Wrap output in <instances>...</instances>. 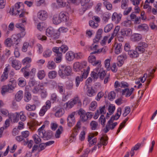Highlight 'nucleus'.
Masks as SVG:
<instances>
[{
  "label": "nucleus",
  "mask_w": 157,
  "mask_h": 157,
  "mask_svg": "<svg viewBox=\"0 0 157 157\" xmlns=\"http://www.w3.org/2000/svg\"><path fill=\"white\" fill-rule=\"evenodd\" d=\"M68 48L66 45H63L60 47H55L53 48L52 50L56 53V57L54 59L56 63H59L61 61L62 53H64L68 50Z\"/></svg>",
  "instance_id": "nucleus-1"
},
{
  "label": "nucleus",
  "mask_w": 157,
  "mask_h": 157,
  "mask_svg": "<svg viewBox=\"0 0 157 157\" xmlns=\"http://www.w3.org/2000/svg\"><path fill=\"white\" fill-rule=\"evenodd\" d=\"M16 86V81L13 78L10 79L7 85H5L2 87L1 88L2 94L3 95H4L7 92L10 93L13 92Z\"/></svg>",
  "instance_id": "nucleus-2"
},
{
  "label": "nucleus",
  "mask_w": 157,
  "mask_h": 157,
  "mask_svg": "<svg viewBox=\"0 0 157 157\" xmlns=\"http://www.w3.org/2000/svg\"><path fill=\"white\" fill-rule=\"evenodd\" d=\"M59 75L63 78L66 76H70L72 75L71 68L69 66H62L58 71Z\"/></svg>",
  "instance_id": "nucleus-3"
},
{
  "label": "nucleus",
  "mask_w": 157,
  "mask_h": 157,
  "mask_svg": "<svg viewBox=\"0 0 157 157\" xmlns=\"http://www.w3.org/2000/svg\"><path fill=\"white\" fill-rule=\"evenodd\" d=\"M46 35L53 39H57L58 37L59 34L57 30L55 29L52 27L47 28L46 31Z\"/></svg>",
  "instance_id": "nucleus-4"
},
{
  "label": "nucleus",
  "mask_w": 157,
  "mask_h": 157,
  "mask_svg": "<svg viewBox=\"0 0 157 157\" xmlns=\"http://www.w3.org/2000/svg\"><path fill=\"white\" fill-rule=\"evenodd\" d=\"M128 0H122L121 2V7L122 9L124 10L123 13L124 16L128 14L132 10L131 7L128 8Z\"/></svg>",
  "instance_id": "nucleus-5"
},
{
  "label": "nucleus",
  "mask_w": 157,
  "mask_h": 157,
  "mask_svg": "<svg viewBox=\"0 0 157 157\" xmlns=\"http://www.w3.org/2000/svg\"><path fill=\"white\" fill-rule=\"evenodd\" d=\"M10 62L12 66L16 70H19L21 67L19 62L14 59L13 57H10L9 59Z\"/></svg>",
  "instance_id": "nucleus-6"
},
{
  "label": "nucleus",
  "mask_w": 157,
  "mask_h": 157,
  "mask_svg": "<svg viewBox=\"0 0 157 157\" xmlns=\"http://www.w3.org/2000/svg\"><path fill=\"white\" fill-rule=\"evenodd\" d=\"M75 113H73L69 115L67 119V125L69 127L73 126L75 124V120L74 117Z\"/></svg>",
  "instance_id": "nucleus-7"
},
{
  "label": "nucleus",
  "mask_w": 157,
  "mask_h": 157,
  "mask_svg": "<svg viewBox=\"0 0 157 157\" xmlns=\"http://www.w3.org/2000/svg\"><path fill=\"white\" fill-rule=\"evenodd\" d=\"M127 58V56L124 53H123L118 56L117 58L118 61L117 65L119 67H121L124 63V61Z\"/></svg>",
  "instance_id": "nucleus-8"
},
{
  "label": "nucleus",
  "mask_w": 157,
  "mask_h": 157,
  "mask_svg": "<svg viewBox=\"0 0 157 157\" xmlns=\"http://www.w3.org/2000/svg\"><path fill=\"white\" fill-rule=\"evenodd\" d=\"M96 57L94 56H90L88 57L89 62L91 63L93 66H99L101 64V61L100 60H96Z\"/></svg>",
  "instance_id": "nucleus-9"
},
{
  "label": "nucleus",
  "mask_w": 157,
  "mask_h": 157,
  "mask_svg": "<svg viewBox=\"0 0 157 157\" xmlns=\"http://www.w3.org/2000/svg\"><path fill=\"white\" fill-rule=\"evenodd\" d=\"M59 16L61 22H66L69 19V15L67 12H61L59 13Z\"/></svg>",
  "instance_id": "nucleus-10"
},
{
  "label": "nucleus",
  "mask_w": 157,
  "mask_h": 157,
  "mask_svg": "<svg viewBox=\"0 0 157 157\" xmlns=\"http://www.w3.org/2000/svg\"><path fill=\"white\" fill-rule=\"evenodd\" d=\"M108 138L107 136L101 137L97 145L98 148H99L101 147L102 144L104 146H106L108 143Z\"/></svg>",
  "instance_id": "nucleus-11"
},
{
  "label": "nucleus",
  "mask_w": 157,
  "mask_h": 157,
  "mask_svg": "<svg viewBox=\"0 0 157 157\" xmlns=\"http://www.w3.org/2000/svg\"><path fill=\"white\" fill-rule=\"evenodd\" d=\"M37 17L40 20H44L48 17V13L46 11L42 10L38 12Z\"/></svg>",
  "instance_id": "nucleus-12"
},
{
  "label": "nucleus",
  "mask_w": 157,
  "mask_h": 157,
  "mask_svg": "<svg viewBox=\"0 0 157 157\" xmlns=\"http://www.w3.org/2000/svg\"><path fill=\"white\" fill-rule=\"evenodd\" d=\"M9 118L12 122L13 123L17 122L19 120V113H10L9 115Z\"/></svg>",
  "instance_id": "nucleus-13"
},
{
  "label": "nucleus",
  "mask_w": 157,
  "mask_h": 157,
  "mask_svg": "<svg viewBox=\"0 0 157 157\" xmlns=\"http://www.w3.org/2000/svg\"><path fill=\"white\" fill-rule=\"evenodd\" d=\"M121 34L124 36H129L132 34V30L130 29H123L121 30Z\"/></svg>",
  "instance_id": "nucleus-14"
},
{
  "label": "nucleus",
  "mask_w": 157,
  "mask_h": 157,
  "mask_svg": "<svg viewBox=\"0 0 157 157\" xmlns=\"http://www.w3.org/2000/svg\"><path fill=\"white\" fill-rule=\"evenodd\" d=\"M103 33V30L101 29H99L97 32L96 36L93 40L94 43H96L99 42L101 37V34Z\"/></svg>",
  "instance_id": "nucleus-15"
},
{
  "label": "nucleus",
  "mask_w": 157,
  "mask_h": 157,
  "mask_svg": "<svg viewBox=\"0 0 157 157\" xmlns=\"http://www.w3.org/2000/svg\"><path fill=\"white\" fill-rule=\"evenodd\" d=\"M134 90V88H131L130 90L128 88L125 89L121 91L122 94L123 95L125 94V97H127L130 96Z\"/></svg>",
  "instance_id": "nucleus-16"
},
{
  "label": "nucleus",
  "mask_w": 157,
  "mask_h": 157,
  "mask_svg": "<svg viewBox=\"0 0 157 157\" xmlns=\"http://www.w3.org/2000/svg\"><path fill=\"white\" fill-rule=\"evenodd\" d=\"M19 35L14 34L11 37V39L12 40L13 44L17 45L21 40V39L19 37Z\"/></svg>",
  "instance_id": "nucleus-17"
},
{
  "label": "nucleus",
  "mask_w": 157,
  "mask_h": 157,
  "mask_svg": "<svg viewBox=\"0 0 157 157\" xmlns=\"http://www.w3.org/2000/svg\"><path fill=\"white\" fill-rule=\"evenodd\" d=\"M114 120H116V119L113 117V115L108 121L105 128L103 129V131L105 133H107L109 131V128L111 125V123H113Z\"/></svg>",
  "instance_id": "nucleus-18"
},
{
  "label": "nucleus",
  "mask_w": 157,
  "mask_h": 157,
  "mask_svg": "<svg viewBox=\"0 0 157 157\" xmlns=\"http://www.w3.org/2000/svg\"><path fill=\"white\" fill-rule=\"evenodd\" d=\"M66 58L69 61L72 60L75 58L74 53L71 51L68 52L66 54Z\"/></svg>",
  "instance_id": "nucleus-19"
},
{
  "label": "nucleus",
  "mask_w": 157,
  "mask_h": 157,
  "mask_svg": "<svg viewBox=\"0 0 157 157\" xmlns=\"http://www.w3.org/2000/svg\"><path fill=\"white\" fill-rule=\"evenodd\" d=\"M52 21L53 23L55 24H58L60 23L61 21L59 17V14L54 15L53 17Z\"/></svg>",
  "instance_id": "nucleus-20"
},
{
  "label": "nucleus",
  "mask_w": 157,
  "mask_h": 157,
  "mask_svg": "<svg viewBox=\"0 0 157 157\" xmlns=\"http://www.w3.org/2000/svg\"><path fill=\"white\" fill-rule=\"evenodd\" d=\"M131 39L133 41H138L142 39V35L139 34L134 33L131 36Z\"/></svg>",
  "instance_id": "nucleus-21"
},
{
  "label": "nucleus",
  "mask_w": 157,
  "mask_h": 157,
  "mask_svg": "<svg viewBox=\"0 0 157 157\" xmlns=\"http://www.w3.org/2000/svg\"><path fill=\"white\" fill-rule=\"evenodd\" d=\"M23 97V92L21 90L19 91L15 96V99L17 101H20Z\"/></svg>",
  "instance_id": "nucleus-22"
},
{
  "label": "nucleus",
  "mask_w": 157,
  "mask_h": 157,
  "mask_svg": "<svg viewBox=\"0 0 157 157\" xmlns=\"http://www.w3.org/2000/svg\"><path fill=\"white\" fill-rule=\"evenodd\" d=\"M122 50V45L121 43L117 44L115 48V53L117 54L120 53Z\"/></svg>",
  "instance_id": "nucleus-23"
},
{
  "label": "nucleus",
  "mask_w": 157,
  "mask_h": 157,
  "mask_svg": "<svg viewBox=\"0 0 157 157\" xmlns=\"http://www.w3.org/2000/svg\"><path fill=\"white\" fill-rule=\"evenodd\" d=\"M27 14V13L25 12V11H22L21 13L19 15V17L20 18L22 17V18L20 19V21L22 23H26L27 19L25 17V15L26 14Z\"/></svg>",
  "instance_id": "nucleus-24"
},
{
  "label": "nucleus",
  "mask_w": 157,
  "mask_h": 157,
  "mask_svg": "<svg viewBox=\"0 0 157 157\" xmlns=\"http://www.w3.org/2000/svg\"><path fill=\"white\" fill-rule=\"evenodd\" d=\"M84 77V75H82L80 76H77L75 79V82L76 87H78L79 86L80 82H82L83 80Z\"/></svg>",
  "instance_id": "nucleus-25"
},
{
  "label": "nucleus",
  "mask_w": 157,
  "mask_h": 157,
  "mask_svg": "<svg viewBox=\"0 0 157 157\" xmlns=\"http://www.w3.org/2000/svg\"><path fill=\"white\" fill-rule=\"evenodd\" d=\"M83 67L82 64L79 62L75 63L73 65V68L76 71L81 69Z\"/></svg>",
  "instance_id": "nucleus-26"
},
{
  "label": "nucleus",
  "mask_w": 157,
  "mask_h": 157,
  "mask_svg": "<svg viewBox=\"0 0 157 157\" xmlns=\"http://www.w3.org/2000/svg\"><path fill=\"white\" fill-rule=\"evenodd\" d=\"M24 101L26 102H28L31 99V95L29 92L27 91L25 93L24 98Z\"/></svg>",
  "instance_id": "nucleus-27"
},
{
  "label": "nucleus",
  "mask_w": 157,
  "mask_h": 157,
  "mask_svg": "<svg viewBox=\"0 0 157 157\" xmlns=\"http://www.w3.org/2000/svg\"><path fill=\"white\" fill-rule=\"evenodd\" d=\"M4 44L6 46L9 47H11L14 44L11 38H7L5 40Z\"/></svg>",
  "instance_id": "nucleus-28"
},
{
  "label": "nucleus",
  "mask_w": 157,
  "mask_h": 157,
  "mask_svg": "<svg viewBox=\"0 0 157 157\" xmlns=\"http://www.w3.org/2000/svg\"><path fill=\"white\" fill-rule=\"evenodd\" d=\"M128 53L131 57L136 58L139 56L138 53L136 51L131 50L128 52Z\"/></svg>",
  "instance_id": "nucleus-29"
},
{
  "label": "nucleus",
  "mask_w": 157,
  "mask_h": 157,
  "mask_svg": "<svg viewBox=\"0 0 157 157\" xmlns=\"http://www.w3.org/2000/svg\"><path fill=\"white\" fill-rule=\"evenodd\" d=\"M26 141H24L23 142V144L25 145L28 144V146L29 148H31L34 142L33 140H30L29 141H28V140L27 139H26Z\"/></svg>",
  "instance_id": "nucleus-30"
},
{
  "label": "nucleus",
  "mask_w": 157,
  "mask_h": 157,
  "mask_svg": "<svg viewBox=\"0 0 157 157\" xmlns=\"http://www.w3.org/2000/svg\"><path fill=\"white\" fill-rule=\"evenodd\" d=\"M95 94L96 92L92 87L89 89L87 90V94L89 97H92Z\"/></svg>",
  "instance_id": "nucleus-31"
},
{
  "label": "nucleus",
  "mask_w": 157,
  "mask_h": 157,
  "mask_svg": "<svg viewBox=\"0 0 157 157\" xmlns=\"http://www.w3.org/2000/svg\"><path fill=\"white\" fill-rule=\"evenodd\" d=\"M138 28L144 31L147 32L149 29L147 25L146 24H143L138 26Z\"/></svg>",
  "instance_id": "nucleus-32"
},
{
  "label": "nucleus",
  "mask_w": 157,
  "mask_h": 157,
  "mask_svg": "<svg viewBox=\"0 0 157 157\" xmlns=\"http://www.w3.org/2000/svg\"><path fill=\"white\" fill-rule=\"evenodd\" d=\"M57 73L54 71H50L48 73V76L50 78L53 79L57 76Z\"/></svg>",
  "instance_id": "nucleus-33"
},
{
  "label": "nucleus",
  "mask_w": 157,
  "mask_h": 157,
  "mask_svg": "<svg viewBox=\"0 0 157 157\" xmlns=\"http://www.w3.org/2000/svg\"><path fill=\"white\" fill-rule=\"evenodd\" d=\"M45 125H43L40 127L38 130V131L39 133V136L40 137H44V132H43V130L44 128Z\"/></svg>",
  "instance_id": "nucleus-34"
},
{
  "label": "nucleus",
  "mask_w": 157,
  "mask_h": 157,
  "mask_svg": "<svg viewBox=\"0 0 157 157\" xmlns=\"http://www.w3.org/2000/svg\"><path fill=\"white\" fill-rule=\"evenodd\" d=\"M64 113V112L63 109L60 108L55 113V116L56 117H60L63 115Z\"/></svg>",
  "instance_id": "nucleus-35"
},
{
  "label": "nucleus",
  "mask_w": 157,
  "mask_h": 157,
  "mask_svg": "<svg viewBox=\"0 0 157 157\" xmlns=\"http://www.w3.org/2000/svg\"><path fill=\"white\" fill-rule=\"evenodd\" d=\"M113 27V25L112 24H109L107 25L104 28V31L105 33L109 32Z\"/></svg>",
  "instance_id": "nucleus-36"
},
{
  "label": "nucleus",
  "mask_w": 157,
  "mask_h": 157,
  "mask_svg": "<svg viewBox=\"0 0 157 157\" xmlns=\"http://www.w3.org/2000/svg\"><path fill=\"white\" fill-rule=\"evenodd\" d=\"M45 76V73L44 70H40L37 73V76L40 79H42Z\"/></svg>",
  "instance_id": "nucleus-37"
},
{
  "label": "nucleus",
  "mask_w": 157,
  "mask_h": 157,
  "mask_svg": "<svg viewBox=\"0 0 157 157\" xmlns=\"http://www.w3.org/2000/svg\"><path fill=\"white\" fill-rule=\"evenodd\" d=\"M98 125V123L94 121H92L90 124V128L92 130H96Z\"/></svg>",
  "instance_id": "nucleus-38"
},
{
  "label": "nucleus",
  "mask_w": 157,
  "mask_h": 157,
  "mask_svg": "<svg viewBox=\"0 0 157 157\" xmlns=\"http://www.w3.org/2000/svg\"><path fill=\"white\" fill-rule=\"evenodd\" d=\"M18 81V85L21 87H24L26 84V81L24 79L19 78Z\"/></svg>",
  "instance_id": "nucleus-39"
},
{
  "label": "nucleus",
  "mask_w": 157,
  "mask_h": 157,
  "mask_svg": "<svg viewBox=\"0 0 157 157\" xmlns=\"http://www.w3.org/2000/svg\"><path fill=\"white\" fill-rule=\"evenodd\" d=\"M40 137L39 136L37 135L33 136V138L35 143L36 144H38L41 142V139Z\"/></svg>",
  "instance_id": "nucleus-40"
},
{
  "label": "nucleus",
  "mask_w": 157,
  "mask_h": 157,
  "mask_svg": "<svg viewBox=\"0 0 157 157\" xmlns=\"http://www.w3.org/2000/svg\"><path fill=\"white\" fill-rule=\"evenodd\" d=\"M115 109V107L114 105H113L112 104H110L108 108V111L110 115L113 114Z\"/></svg>",
  "instance_id": "nucleus-41"
},
{
  "label": "nucleus",
  "mask_w": 157,
  "mask_h": 157,
  "mask_svg": "<svg viewBox=\"0 0 157 157\" xmlns=\"http://www.w3.org/2000/svg\"><path fill=\"white\" fill-rule=\"evenodd\" d=\"M56 65L55 62L53 61H49L48 63V67L50 69H52L55 68Z\"/></svg>",
  "instance_id": "nucleus-42"
},
{
  "label": "nucleus",
  "mask_w": 157,
  "mask_h": 157,
  "mask_svg": "<svg viewBox=\"0 0 157 157\" xmlns=\"http://www.w3.org/2000/svg\"><path fill=\"white\" fill-rule=\"evenodd\" d=\"M97 106V102L96 101H92L90 104V106L89 109L91 110L94 111L96 109Z\"/></svg>",
  "instance_id": "nucleus-43"
},
{
  "label": "nucleus",
  "mask_w": 157,
  "mask_h": 157,
  "mask_svg": "<svg viewBox=\"0 0 157 157\" xmlns=\"http://www.w3.org/2000/svg\"><path fill=\"white\" fill-rule=\"evenodd\" d=\"M52 51L51 50L48 49L44 51L43 54V56L44 57L47 58L50 57L51 55Z\"/></svg>",
  "instance_id": "nucleus-44"
},
{
  "label": "nucleus",
  "mask_w": 157,
  "mask_h": 157,
  "mask_svg": "<svg viewBox=\"0 0 157 157\" xmlns=\"http://www.w3.org/2000/svg\"><path fill=\"white\" fill-rule=\"evenodd\" d=\"M57 2L59 7H63L66 6V2L63 0H57Z\"/></svg>",
  "instance_id": "nucleus-45"
},
{
  "label": "nucleus",
  "mask_w": 157,
  "mask_h": 157,
  "mask_svg": "<svg viewBox=\"0 0 157 157\" xmlns=\"http://www.w3.org/2000/svg\"><path fill=\"white\" fill-rule=\"evenodd\" d=\"M99 121L103 126H104L105 124L106 120L104 116L103 115H101L99 118Z\"/></svg>",
  "instance_id": "nucleus-46"
},
{
  "label": "nucleus",
  "mask_w": 157,
  "mask_h": 157,
  "mask_svg": "<svg viewBox=\"0 0 157 157\" xmlns=\"http://www.w3.org/2000/svg\"><path fill=\"white\" fill-rule=\"evenodd\" d=\"M115 96L116 94L115 92L113 91H111L109 94L108 98L109 100L112 101L115 98Z\"/></svg>",
  "instance_id": "nucleus-47"
},
{
  "label": "nucleus",
  "mask_w": 157,
  "mask_h": 157,
  "mask_svg": "<svg viewBox=\"0 0 157 157\" xmlns=\"http://www.w3.org/2000/svg\"><path fill=\"white\" fill-rule=\"evenodd\" d=\"M110 17L109 14L107 13H105L103 15V20L105 22L108 21Z\"/></svg>",
  "instance_id": "nucleus-48"
},
{
  "label": "nucleus",
  "mask_w": 157,
  "mask_h": 157,
  "mask_svg": "<svg viewBox=\"0 0 157 157\" xmlns=\"http://www.w3.org/2000/svg\"><path fill=\"white\" fill-rule=\"evenodd\" d=\"M105 67L106 68L107 70L109 71L110 69V60L109 59H106L105 62Z\"/></svg>",
  "instance_id": "nucleus-49"
},
{
  "label": "nucleus",
  "mask_w": 157,
  "mask_h": 157,
  "mask_svg": "<svg viewBox=\"0 0 157 157\" xmlns=\"http://www.w3.org/2000/svg\"><path fill=\"white\" fill-rule=\"evenodd\" d=\"M26 109L29 111H31L34 110L35 109L36 107L35 105H31L28 104L26 106Z\"/></svg>",
  "instance_id": "nucleus-50"
},
{
  "label": "nucleus",
  "mask_w": 157,
  "mask_h": 157,
  "mask_svg": "<svg viewBox=\"0 0 157 157\" xmlns=\"http://www.w3.org/2000/svg\"><path fill=\"white\" fill-rule=\"evenodd\" d=\"M20 3H17L16 4H15V8H13L12 10V14L13 15L14 14H14V12L15 10L17 11L18 13H19V11L18 10L20 7Z\"/></svg>",
  "instance_id": "nucleus-51"
},
{
  "label": "nucleus",
  "mask_w": 157,
  "mask_h": 157,
  "mask_svg": "<svg viewBox=\"0 0 157 157\" xmlns=\"http://www.w3.org/2000/svg\"><path fill=\"white\" fill-rule=\"evenodd\" d=\"M29 44L27 42H25L24 43L22 48V51L23 52H25L27 51V48H28Z\"/></svg>",
  "instance_id": "nucleus-52"
},
{
  "label": "nucleus",
  "mask_w": 157,
  "mask_h": 157,
  "mask_svg": "<svg viewBox=\"0 0 157 157\" xmlns=\"http://www.w3.org/2000/svg\"><path fill=\"white\" fill-rule=\"evenodd\" d=\"M106 75L105 71H103L101 72L100 71L98 73V77L101 80H103Z\"/></svg>",
  "instance_id": "nucleus-53"
},
{
  "label": "nucleus",
  "mask_w": 157,
  "mask_h": 157,
  "mask_svg": "<svg viewBox=\"0 0 157 157\" xmlns=\"http://www.w3.org/2000/svg\"><path fill=\"white\" fill-rule=\"evenodd\" d=\"M72 101L73 103H74V104L75 105L77 103L81 104V101L79 99V98L78 96H76L74 98L72 99Z\"/></svg>",
  "instance_id": "nucleus-54"
},
{
  "label": "nucleus",
  "mask_w": 157,
  "mask_h": 157,
  "mask_svg": "<svg viewBox=\"0 0 157 157\" xmlns=\"http://www.w3.org/2000/svg\"><path fill=\"white\" fill-rule=\"evenodd\" d=\"M19 116H20V119L21 121H25L26 119V117L24 114V112L22 111L19 113Z\"/></svg>",
  "instance_id": "nucleus-55"
},
{
  "label": "nucleus",
  "mask_w": 157,
  "mask_h": 157,
  "mask_svg": "<svg viewBox=\"0 0 157 157\" xmlns=\"http://www.w3.org/2000/svg\"><path fill=\"white\" fill-rule=\"evenodd\" d=\"M0 112L2 114L5 116H7L10 115V113H9L8 111L6 109H0Z\"/></svg>",
  "instance_id": "nucleus-56"
},
{
  "label": "nucleus",
  "mask_w": 157,
  "mask_h": 157,
  "mask_svg": "<svg viewBox=\"0 0 157 157\" xmlns=\"http://www.w3.org/2000/svg\"><path fill=\"white\" fill-rule=\"evenodd\" d=\"M44 134H45L44 135V137H43L44 140H48L50 139L52 136V133L50 132L47 133L45 134V132Z\"/></svg>",
  "instance_id": "nucleus-57"
},
{
  "label": "nucleus",
  "mask_w": 157,
  "mask_h": 157,
  "mask_svg": "<svg viewBox=\"0 0 157 157\" xmlns=\"http://www.w3.org/2000/svg\"><path fill=\"white\" fill-rule=\"evenodd\" d=\"M130 111V109L129 106H127L125 107L124 113H123V115L124 117H126Z\"/></svg>",
  "instance_id": "nucleus-58"
},
{
  "label": "nucleus",
  "mask_w": 157,
  "mask_h": 157,
  "mask_svg": "<svg viewBox=\"0 0 157 157\" xmlns=\"http://www.w3.org/2000/svg\"><path fill=\"white\" fill-rule=\"evenodd\" d=\"M89 24L90 26L94 28H96L98 25V23H95L92 20L89 21Z\"/></svg>",
  "instance_id": "nucleus-59"
},
{
  "label": "nucleus",
  "mask_w": 157,
  "mask_h": 157,
  "mask_svg": "<svg viewBox=\"0 0 157 157\" xmlns=\"http://www.w3.org/2000/svg\"><path fill=\"white\" fill-rule=\"evenodd\" d=\"M80 121H78L76 126L73 129V132H75L76 135L77 134V128H80Z\"/></svg>",
  "instance_id": "nucleus-60"
},
{
  "label": "nucleus",
  "mask_w": 157,
  "mask_h": 157,
  "mask_svg": "<svg viewBox=\"0 0 157 157\" xmlns=\"http://www.w3.org/2000/svg\"><path fill=\"white\" fill-rule=\"evenodd\" d=\"M66 107L67 108H71L75 105L74 103L72 100L71 101H68L65 104Z\"/></svg>",
  "instance_id": "nucleus-61"
},
{
  "label": "nucleus",
  "mask_w": 157,
  "mask_h": 157,
  "mask_svg": "<svg viewBox=\"0 0 157 157\" xmlns=\"http://www.w3.org/2000/svg\"><path fill=\"white\" fill-rule=\"evenodd\" d=\"M131 23V20H127L123 22L122 25L126 27H129L130 26Z\"/></svg>",
  "instance_id": "nucleus-62"
},
{
  "label": "nucleus",
  "mask_w": 157,
  "mask_h": 157,
  "mask_svg": "<svg viewBox=\"0 0 157 157\" xmlns=\"http://www.w3.org/2000/svg\"><path fill=\"white\" fill-rule=\"evenodd\" d=\"M40 91L41 97L45 98L47 97V93L46 89Z\"/></svg>",
  "instance_id": "nucleus-63"
},
{
  "label": "nucleus",
  "mask_w": 157,
  "mask_h": 157,
  "mask_svg": "<svg viewBox=\"0 0 157 157\" xmlns=\"http://www.w3.org/2000/svg\"><path fill=\"white\" fill-rule=\"evenodd\" d=\"M90 151L89 148H86V150L84 151V154L82 155H81L79 157H87Z\"/></svg>",
  "instance_id": "nucleus-64"
}]
</instances>
